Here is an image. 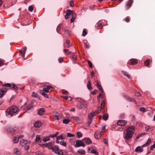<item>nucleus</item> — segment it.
I'll list each match as a JSON object with an SVG mask.
<instances>
[{
    "mask_svg": "<svg viewBox=\"0 0 155 155\" xmlns=\"http://www.w3.org/2000/svg\"><path fill=\"white\" fill-rule=\"evenodd\" d=\"M48 144V149L51 150L55 152V153L58 155H63V152L61 150H59V147L57 146L54 147L51 146L53 145L52 142L47 143Z\"/></svg>",
    "mask_w": 155,
    "mask_h": 155,
    "instance_id": "f257e3e1",
    "label": "nucleus"
},
{
    "mask_svg": "<svg viewBox=\"0 0 155 155\" xmlns=\"http://www.w3.org/2000/svg\"><path fill=\"white\" fill-rule=\"evenodd\" d=\"M126 134L125 138L127 140H130L135 132V128L134 126L129 127L126 130Z\"/></svg>",
    "mask_w": 155,
    "mask_h": 155,
    "instance_id": "f03ea898",
    "label": "nucleus"
},
{
    "mask_svg": "<svg viewBox=\"0 0 155 155\" xmlns=\"http://www.w3.org/2000/svg\"><path fill=\"white\" fill-rule=\"evenodd\" d=\"M18 111V108L15 106H12L8 108L7 110V113L6 116L8 117H10L9 116H12L13 115H15Z\"/></svg>",
    "mask_w": 155,
    "mask_h": 155,
    "instance_id": "7ed1b4c3",
    "label": "nucleus"
},
{
    "mask_svg": "<svg viewBox=\"0 0 155 155\" xmlns=\"http://www.w3.org/2000/svg\"><path fill=\"white\" fill-rule=\"evenodd\" d=\"M76 144L74 145V147L76 148L80 146L84 147L86 145L84 142L80 140H77L76 142Z\"/></svg>",
    "mask_w": 155,
    "mask_h": 155,
    "instance_id": "20e7f679",
    "label": "nucleus"
},
{
    "mask_svg": "<svg viewBox=\"0 0 155 155\" xmlns=\"http://www.w3.org/2000/svg\"><path fill=\"white\" fill-rule=\"evenodd\" d=\"M123 96L125 98L130 102H134L135 104H137L136 101L134 100L133 98L130 97L126 94H124Z\"/></svg>",
    "mask_w": 155,
    "mask_h": 155,
    "instance_id": "39448f33",
    "label": "nucleus"
},
{
    "mask_svg": "<svg viewBox=\"0 0 155 155\" xmlns=\"http://www.w3.org/2000/svg\"><path fill=\"white\" fill-rule=\"evenodd\" d=\"M73 12L70 10H67L66 11V15H65V18L66 19H67L69 18V15L73 14Z\"/></svg>",
    "mask_w": 155,
    "mask_h": 155,
    "instance_id": "423d86ee",
    "label": "nucleus"
},
{
    "mask_svg": "<svg viewBox=\"0 0 155 155\" xmlns=\"http://www.w3.org/2000/svg\"><path fill=\"white\" fill-rule=\"evenodd\" d=\"M83 140L87 145H89L92 143V141L89 138H85L83 139Z\"/></svg>",
    "mask_w": 155,
    "mask_h": 155,
    "instance_id": "0eeeda50",
    "label": "nucleus"
},
{
    "mask_svg": "<svg viewBox=\"0 0 155 155\" xmlns=\"http://www.w3.org/2000/svg\"><path fill=\"white\" fill-rule=\"evenodd\" d=\"M127 122L124 120H119L117 122V125L121 126H125Z\"/></svg>",
    "mask_w": 155,
    "mask_h": 155,
    "instance_id": "6e6552de",
    "label": "nucleus"
},
{
    "mask_svg": "<svg viewBox=\"0 0 155 155\" xmlns=\"http://www.w3.org/2000/svg\"><path fill=\"white\" fill-rule=\"evenodd\" d=\"M86 104L83 101L80 102L78 105V107L80 109L84 108L86 107Z\"/></svg>",
    "mask_w": 155,
    "mask_h": 155,
    "instance_id": "1a4fd4ad",
    "label": "nucleus"
},
{
    "mask_svg": "<svg viewBox=\"0 0 155 155\" xmlns=\"http://www.w3.org/2000/svg\"><path fill=\"white\" fill-rule=\"evenodd\" d=\"M133 2L132 0H129L127 2L126 5V8L127 9H128L130 8Z\"/></svg>",
    "mask_w": 155,
    "mask_h": 155,
    "instance_id": "9d476101",
    "label": "nucleus"
},
{
    "mask_svg": "<svg viewBox=\"0 0 155 155\" xmlns=\"http://www.w3.org/2000/svg\"><path fill=\"white\" fill-rule=\"evenodd\" d=\"M101 133H100L98 131H97L94 134V137L96 139H98L101 137Z\"/></svg>",
    "mask_w": 155,
    "mask_h": 155,
    "instance_id": "9b49d317",
    "label": "nucleus"
},
{
    "mask_svg": "<svg viewBox=\"0 0 155 155\" xmlns=\"http://www.w3.org/2000/svg\"><path fill=\"white\" fill-rule=\"evenodd\" d=\"M28 141L27 140H25L24 139L21 140L20 141V143L21 145L23 146H25L28 143Z\"/></svg>",
    "mask_w": 155,
    "mask_h": 155,
    "instance_id": "f8f14e48",
    "label": "nucleus"
},
{
    "mask_svg": "<svg viewBox=\"0 0 155 155\" xmlns=\"http://www.w3.org/2000/svg\"><path fill=\"white\" fill-rule=\"evenodd\" d=\"M26 51V48L23 47L20 50V52L21 54V55L23 57L25 56V54Z\"/></svg>",
    "mask_w": 155,
    "mask_h": 155,
    "instance_id": "ddd939ff",
    "label": "nucleus"
},
{
    "mask_svg": "<svg viewBox=\"0 0 155 155\" xmlns=\"http://www.w3.org/2000/svg\"><path fill=\"white\" fill-rule=\"evenodd\" d=\"M42 124L41 122L40 121H37L34 124V126L36 127L39 128Z\"/></svg>",
    "mask_w": 155,
    "mask_h": 155,
    "instance_id": "4468645a",
    "label": "nucleus"
},
{
    "mask_svg": "<svg viewBox=\"0 0 155 155\" xmlns=\"http://www.w3.org/2000/svg\"><path fill=\"white\" fill-rule=\"evenodd\" d=\"M45 110L43 108H41L38 111V114L40 115H43L45 114Z\"/></svg>",
    "mask_w": 155,
    "mask_h": 155,
    "instance_id": "2eb2a0df",
    "label": "nucleus"
},
{
    "mask_svg": "<svg viewBox=\"0 0 155 155\" xmlns=\"http://www.w3.org/2000/svg\"><path fill=\"white\" fill-rule=\"evenodd\" d=\"M5 90L6 89L4 88L0 90V97H3L4 93L5 92H6Z\"/></svg>",
    "mask_w": 155,
    "mask_h": 155,
    "instance_id": "dca6fc26",
    "label": "nucleus"
},
{
    "mask_svg": "<svg viewBox=\"0 0 155 155\" xmlns=\"http://www.w3.org/2000/svg\"><path fill=\"white\" fill-rule=\"evenodd\" d=\"M137 60L135 59H132L130 60V63L131 65H134L137 64Z\"/></svg>",
    "mask_w": 155,
    "mask_h": 155,
    "instance_id": "f3484780",
    "label": "nucleus"
},
{
    "mask_svg": "<svg viewBox=\"0 0 155 155\" xmlns=\"http://www.w3.org/2000/svg\"><path fill=\"white\" fill-rule=\"evenodd\" d=\"M64 138L63 137V136L62 135H61L59 136L58 137H57L56 140V142L57 143H59V140H64Z\"/></svg>",
    "mask_w": 155,
    "mask_h": 155,
    "instance_id": "a211bd4d",
    "label": "nucleus"
},
{
    "mask_svg": "<svg viewBox=\"0 0 155 155\" xmlns=\"http://www.w3.org/2000/svg\"><path fill=\"white\" fill-rule=\"evenodd\" d=\"M96 27L98 29L102 28V25L101 23L99 21L96 25Z\"/></svg>",
    "mask_w": 155,
    "mask_h": 155,
    "instance_id": "6ab92c4d",
    "label": "nucleus"
},
{
    "mask_svg": "<svg viewBox=\"0 0 155 155\" xmlns=\"http://www.w3.org/2000/svg\"><path fill=\"white\" fill-rule=\"evenodd\" d=\"M13 153L17 155H19L20 154V151L17 148H15L13 150Z\"/></svg>",
    "mask_w": 155,
    "mask_h": 155,
    "instance_id": "aec40b11",
    "label": "nucleus"
},
{
    "mask_svg": "<svg viewBox=\"0 0 155 155\" xmlns=\"http://www.w3.org/2000/svg\"><path fill=\"white\" fill-rule=\"evenodd\" d=\"M95 115V112H92L88 114V118L90 119H92V117Z\"/></svg>",
    "mask_w": 155,
    "mask_h": 155,
    "instance_id": "412c9836",
    "label": "nucleus"
},
{
    "mask_svg": "<svg viewBox=\"0 0 155 155\" xmlns=\"http://www.w3.org/2000/svg\"><path fill=\"white\" fill-rule=\"evenodd\" d=\"M143 151V149H141L140 146L137 147L135 149V151L137 152H142Z\"/></svg>",
    "mask_w": 155,
    "mask_h": 155,
    "instance_id": "4be33fe9",
    "label": "nucleus"
},
{
    "mask_svg": "<svg viewBox=\"0 0 155 155\" xmlns=\"http://www.w3.org/2000/svg\"><path fill=\"white\" fill-rule=\"evenodd\" d=\"M17 130V128L16 127H9L8 129V130L10 132H14Z\"/></svg>",
    "mask_w": 155,
    "mask_h": 155,
    "instance_id": "5701e85b",
    "label": "nucleus"
},
{
    "mask_svg": "<svg viewBox=\"0 0 155 155\" xmlns=\"http://www.w3.org/2000/svg\"><path fill=\"white\" fill-rule=\"evenodd\" d=\"M151 141V139H148L147 142L145 144L143 145L142 147H144L147 146L150 143Z\"/></svg>",
    "mask_w": 155,
    "mask_h": 155,
    "instance_id": "b1692460",
    "label": "nucleus"
},
{
    "mask_svg": "<svg viewBox=\"0 0 155 155\" xmlns=\"http://www.w3.org/2000/svg\"><path fill=\"white\" fill-rule=\"evenodd\" d=\"M77 152L78 153L81 154L82 155L85 154V151L82 150H78Z\"/></svg>",
    "mask_w": 155,
    "mask_h": 155,
    "instance_id": "393cba45",
    "label": "nucleus"
},
{
    "mask_svg": "<svg viewBox=\"0 0 155 155\" xmlns=\"http://www.w3.org/2000/svg\"><path fill=\"white\" fill-rule=\"evenodd\" d=\"M87 88L89 90H91L92 87L91 86V82L90 81H89L87 83Z\"/></svg>",
    "mask_w": 155,
    "mask_h": 155,
    "instance_id": "a878e982",
    "label": "nucleus"
},
{
    "mask_svg": "<svg viewBox=\"0 0 155 155\" xmlns=\"http://www.w3.org/2000/svg\"><path fill=\"white\" fill-rule=\"evenodd\" d=\"M153 128L152 127H150L149 126H147L145 127V130L146 131H151L153 130Z\"/></svg>",
    "mask_w": 155,
    "mask_h": 155,
    "instance_id": "bb28decb",
    "label": "nucleus"
},
{
    "mask_svg": "<svg viewBox=\"0 0 155 155\" xmlns=\"http://www.w3.org/2000/svg\"><path fill=\"white\" fill-rule=\"evenodd\" d=\"M40 93L43 96L45 97L46 98H48V96L47 94L45 93L43 91L41 90L40 91Z\"/></svg>",
    "mask_w": 155,
    "mask_h": 155,
    "instance_id": "cd10ccee",
    "label": "nucleus"
},
{
    "mask_svg": "<svg viewBox=\"0 0 155 155\" xmlns=\"http://www.w3.org/2000/svg\"><path fill=\"white\" fill-rule=\"evenodd\" d=\"M108 117V115L107 113L104 114L103 115V118L105 120H107Z\"/></svg>",
    "mask_w": 155,
    "mask_h": 155,
    "instance_id": "c85d7f7f",
    "label": "nucleus"
},
{
    "mask_svg": "<svg viewBox=\"0 0 155 155\" xmlns=\"http://www.w3.org/2000/svg\"><path fill=\"white\" fill-rule=\"evenodd\" d=\"M96 86L100 91H102L103 90L101 85L98 82L97 83Z\"/></svg>",
    "mask_w": 155,
    "mask_h": 155,
    "instance_id": "c756f323",
    "label": "nucleus"
},
{
    "mask_svg": "<svg viewBox=\"0 0 155 155\" xmlns=\"http://www.w3.org/2000/svg\"><path fill=\"white\" fill-rule=\"evenodd\" d=\"M150 62V61L149 60H147L144 63L145 65L146 66H148L149 65Z\"/></svg>",
    "mask_w": 155,
    "mask_h": 155,
    "instance_id": "7c9ffc66",
    "label": "nucleus"
},
{
    "mask_svg": "<svg viewBox=\"0 0 155 155\" xmlns=\"http://www.w3.org/2000/svg\"><path fill=\"white\" fill-rule=\"evenodd\" d=\"M70 122V120L69 119H65L63 120V123L64 124H68Z\"/></svg>",
    "mask_w": 155,
    "mask_h": 155,
    "instance_id": "2f4dec72",
    "label": "nucleus"
},
{
    "mask_svg": "<svg viewBox=\"0 0 155 155\" xmlns=\"http://www.w3.org/2000/svg\"><path fill=\"white\" fill-rule=\"evenodd\" d=\"M122 72L124 75L126 76L127 78H130V75L128 74L126 72L122 71Z\"/></svg>",
    "mask_w": 155,
    "mask_h": 155,
    "instance_id": "473e14b6",
    "label": "nucleus"
},
{
    "mask_svg": "<svg viewBox=\"0 0 155 155\" xmlns=\"http://www.w3.org/2000/svg\"><path fill=\"white\" fill-rule=\"evenodd\" d=\"M62 25L60 24L59 25H58L57 28V32L59 33V31H60V29L62 27Z\"/></svg>",
    "mask_w": 155,
    "mask_h": 155,
    "instance_id": "72a5a7b5",
    "label": "nucleus"
},
{
    "mask_svg": "<svg viewBox=\"0 0 155 155\" xmlns=\"http://www.w3.org/2000/svg\"><path fill=\"white\" fill-rule=\"evenodd\" d=\"M50 137L49 136H47L46 137L44 138L43 139V141L44 142H46L50 140Z\"/></svg>",
    "mask_w": 155,
    "mask_h": 155,
    "instance_id": "f704fd0d",
    "label": "nucleus"
},
{
    "mask_svg": "<svg viewBox=\"0 0 155 155\" xmlns=\"http://www.w3.org/2000/svg\"><path fill=\"white\" fill-rule=\"evenodd\" d=\"M59 143L62 146H63L64 147H66L67 146V143L66 142L64 141H61L59 142Z\"/></svg>",
    "mask_w": 155,
    "mask_h": 155,
    "instance_id": "c9c22d12",
    "label": "nucleus"
},
{
    "mask_svg": "<svg viewBox=\"0 0 155 155\" xmlns=\"http://www.w3.org/2000/svg\"><path fill=\"white\" fill-rule=\"evenodd\" d=\"M102 94H103V90L102 91H101V92L100 93L99 96L97 97V99L98 100L99 102H100V100H99V97H100L101 98H102L103 97Z\"/></svg>",
    "mask_w": 155,
    "mask_h": 155,
    "instance_id": "e433bc0d",
    "label": "nucleus"
},
{
    "mask_svg": "<svg viewBox=\"0 0 155 155\" xmlns=\"http://www.w3.org/2000/svg\"><path fill=\"white\" fill-rule=\"evenodd\" d=\"M33 106L32 104H30L26 107V109L27 110H30L31 109Z\"/></svg>",
    "mask_w": 155,
    "mask_h": 155,
    "instance_id": "4c0bfd02",
    "label": "nucleus"
},
{
    "mask_svg": "<svg viewBox=\"0 0 155 155\" xmlns=\"http://www.w3.org/2000/svg\"><path fill=\"white\" fill-rule=\"evenodd\" d=\"M19 141V138L17 137H14L13 140V142L14 143H18Z\"/></svg>",
    "mask_w": 155,
    "mask_h": 155,
    "instance_id": "58836bf2",
    "label": "nucleus"
},
{
    "mask_svg": "<svg viewBox=\"0 0 155 155\" xmlns=\"http://www.w3.org/2000/svg\"><path fill=\"white\" fill-rule=\"evenodd\" d=\"M91 152L92 153H94L95 155H98V153L95 150H91Z\"/></svg>",
    "mask_w": 155,
    "mask_h": 155,
    "instance_id": "ea45409f",
    "label": "nucleus"
},
{
    "mask_svg": "<svg viewBox=\"0 0 155 155\" xmlns=\"http://www.w3.org/2000/svg\"><path fill=\"white\" fill-rule=\"evenodd\" d=\"M64 51L67 55H69L71 53V52L69 51L68 50L66 49H64Z\"/></svg>",
    "mask_w": 155,
    "mask_h": 155,
    "instance_id": "a19ab883",
    "label": "nucleus"
},
{
    "mask_svg": "<svg viewBox=\"0 0 155 155\" xmlns=\"http://www.w3.org/2000/svg\"><path fill=\"white\" fill-rule=\"evenodd\" d=\"M3 85L5 87H9L11 88H12V85L10 84L9 83L5 84H4Z\"/></svg>",
    "mask_w": 155,
    "mask_h": 155,
    "instance_id": "79ce46f5",
    "label": "nucleus"
},
{
    "mask_svg": "<svg viewBox=\"0 0 155 155\" xmlns=\"http://www.w3.org/2000/svg\"><path fill=\"white\" fill-rule=\"evenodd\" d=\"M12 88L15 91H17L18 90V88L16 86L15 84H12Z\"/></svg>",
    "mask_w": 155,
    "mask_h": 155,
    "instance_id": "37998d69",
    "label": "nucleus"
},
{
    "mask_svg": "<svg viewBox=\"0 0 155 155\" xmlns=\"http://www.w3.org/2000/svg\"><path fill=\"white\" fill-rule=\"evenodd\" d=\"M71 46V44H64V48H69Z\"/></svg>",
    "mask_w": 155,
    "mask_h": 155,
    "instance_id": "c03bdc74",
    "label": "nucleus"
},
{
    "mask_svg": "<svg viewBox=\"0 0 155 155\" xmlns=\"http://www.w3.org/2000/svg\"><path fill=\"white\" fill-rule=\"evenodd\" d=\"M53 118L54 120H58L59 119V117L58 115H55L53 116Z\"/></svg>",
    "mask_w": 155,
    "mask_h": 155,
    "instance_id": "a18cd8bd",
    "label": "nucleus"
},
{
    "mask_svg": "<svg viewBox=\"0 0 155 155\" xmlns=\"http://www.w3.org/2000/svg\"><path fill=\"white\" fill-rule=\"evenodd\" d=\"M139 110L140 111L143 112H145L146 111L145 110V108L143 107H140L139 109Z\"/></svg>",
    "mask_w": 155,
    "mask_h": 155,
    "instance_id": "49530a36",
    "label": "nucleus"
},
{
    "mask_svg": "<svg viewBox=\"0 0 155 155\" xmlns=\"http://www.w3.org/2000/svg\"><path fill=\"white\" fill-rule=\"evenodd\" d=\"M87 34V32L85 29H84L82 35L83 36H85Z\"/></svg>",
    "mask_w": 155,
    "mask_h": 155,
    "instance_id": "de8ad7c7",
    "label": "nucleus"
},
{
    "mask_svg": "<svg viewBox=\"0 0 155 155\" xmlns=\"http://www.w3.org/2000/svg\"><path fill=\"white\" fill-rule=\"evenodd\" d=\"M67 137H73L74 136V134H72L70 133H68L67 134Z\"/></svg>",
    "mask_w": 155,
    "mask_h": 155,
    "instance_id": "09e8293b",
    "label": "nucleus"
},
{
    "mask_svg": "<svg viewBox=\"0 0 155 155\" xmlns=\"http://www.w3.org/2000/svg\"><path fill=\"white\" fill-rule=\"evenodd\" d=\"M155 148V143H154L153 145H151L150 147V150H152L154 148Z\"/></svg>",
    "mask_w": 155,
    "mask_h": 155,
    "instance_id": "8fccbe9b",
    "label": "nucleus"
},
{
    "mask_svg": "<svg viewBox=\"0 0 155 155\" xmlns=\"http://www.w3.org/2000/svg\"><path fill=\"white\" fill-rule=\"evenodd\" d=\"M71 118H72L73 120L76 121H78L79 120V118L77 117L74 116L71 117Z\"/></svg>",
    "mask_w": 155,
    "mask_h": 155,
    "instance_id": "3c124183",
    "label": "nucleus"
},
{
    "mask_svg": "<svg viewBox=\"0 0 155 155\" xmlns=\"http://www.w3.org/2000/svg\"><path fill=\"white\" fill-rule=\"evenodd\" d=\"M28 10L30 12H32L33 10V7L32 6L30 5L28 7Z\"/></svg>",
    "mask_w": 155,
    "mask_h": 155,
    "instance_id": "603ef678",
    "label": "nucleus"
},
{
    "mask_svg": "<svg viewBox=\"0 0 155 155\" xmlns=\"http://www.w3.org/2000/svg\"><path fill=\"white\" fill-rule=\"evenodd\" d=\"M77 134L78 138L81 137L82 136V134L80 132H78L77 133Z\"/></svg>",
    "mask_w": 155,
    "mask_h": 155,
    "instance_id": "864d4df0",
    "label": "nucleus"
},
{
    "mask_svg": "<svg viewBox=\"0 0 155 155\" xmlns=\"http://www.w3.org/2000/svg\"><path fill=\"white\" fill-rule=\"evenodd\" d=\"M40 139V136L39 135H37L36 136L35 141H38Z\"/></svg>",
    "mask_w": 155,
    "mask_h": 155,
    "instance_id": "5fc2aeb1",
    "label": "nucleus"
},
{
    "mask_svg": "<svg viewBox=\"0 0 155 155\" xmlns=\"http://www.w3.org/2000/svg\"><path fill=\"white\" fill-rule=\"evenodd\" d=\"M75 140L73 139H71L69 140V142L71 143L72 144L74 143Z\"/></svg>",
    "mask_w": 155,
    "mask_h": 155,
    "instance_id": "6e6d98bb",
    "label": "nucleus"
},
{
    "mask_svg": "<svg viewBox=\"0 0 155 155\" xmlns=\"http://www.w3.org/2000/svg\"><path fill=\"white\" fill-rule=\"evenodd\" d=\"M87 62L89 65V67L91 68H92L93 67V66H92V64L91 62L89 60H88Z\"/></svg>",
    "mask_w": 155,
    "mask_h": 155,
    "instance_id": "4d7b16f0",
    "label": "nucleus"
},
{
    "mask_svg": "<svg viewBox=\"0 0 155 155\" xmlns=\"http://www.w3.org/2000/svg\"><path fill=\"white\" fill-rule=\"evenodd\" d=\"M124 21H125L128 22H129V21L130 20V17H127L125 18H124Z\"/></svg>",
    "mask_w": 155,
    "mask_h": 155,
    "instance_id": "13d9d810",
    "label": "nucleus"
},
{
    "mask_svg": "<svg viewBox=\"0 0 155 155\" xmlns=\"http://www.w3.org/2000/svg\"><path fill=\"white\" fill-rule=\"evenodd\" d=\"M92 120V119L88 118V125L89 126H90V125L91 124Z\"/></svg>",
    "mask_w": 155,
    "mask_h": 155,
    "instance_id": "bf43d9fd",
    "label": "nucleus"
},
{
    "mask_svg": "<svg viewBox=\"0 0 155 155\" xmlns=\"http://www.w3.org/2000/svg\"><path fill=\"white\" fill-rule=\"evenodd\" d=\"M102 109V107H99L98 108V109L97 110V112L98 113H100L101 112V110Z\"/></svg>",
    "mask_w": 155,
    "mask_h": 155,
    "instance_id": "052dcab7",
    "label": "nucleus"
},
{
    "mask_svg": "<svg viewBox=\"0 0 155 155\" xmlns=\"http://www.w3.org/2000/svg\"><path fill=\"white\" fill-rule=\"evenodd\" d=\"M84 44L86 48L88 49L89 48V45L87 43H84Z\"/></svg>",
    "mask_w": 155,
    "mask_h": 155,
    "instance_id": "680f3d73",
    "label": "nucleus"
},
{
    "mask_svg": "<svg viewBox=\"0 0 155 155\" xmlns=\"http://www.w3.org/2000/svg\"><path fill=\"white\" fill-rule=\"evenodd\" d=\"M144 134H143V133H141L140 134H139L136 137V139H139L140 137L142 135H143Z\"/></svg>",
    "mask_w": 155,
    "mask_h": 155,
    "instance_id": "e2e57ef3",
    "label": "nucleus"
},
{
    "mask_svg": "<svg viewBox=\"0 0 155 155\" xmlns=\"http://www.w3.org/2000/svg\"><path fill=\"white\" fill-rule=\"evenodd\" d=\"M43 91H45L46 93H48L49 92V90L47 88H43Z\"/></svg>",
    "mask_w": 155,
    "mask_h": 155,
    "instance_id": "0e129e2a",
    "label": "nucleus"
},
{
    "mask_svg": "<svg viewBox=\"0 0 155 155\" xmlns=\"http://www.w3.org/2000/svg\"><path fill=\"white\" fill-rule=\"evenodd\" d=\"M61 97L64 99H65V100H67L68 98V96H61Z\"/></svg>",
    "mask_w": 155,
    "mask_h": 155,
    "instance_id": "69168bd1",
    "label": "nucleus"
},
{
    "mask_svg": "<svg viewBox=\"0 0 155 155\" xmlns=\"http://www.w3.org/2000/svg\"><path fill=\"white\" fill-rule=\"evenodd\" d=\"M32 96L36 97H38V95L35 92H33L32 94Z\"/></svg>",
    "mask_w": 155,
    "mask_h": 155,
    "instance_id": "338daca9",
    "label": "nucleus"
},
{
    "mask_svg": "<svg viewBox=\"0 0 155 155\" xmlns=\"http://www.w3.org/2000/svg\"><path fill=\"white\" fill-rule=\"evenodd\" d=\"M74 5V2L73 1H71L70 2V6H73Z\"/></svg>",
    "mask_w": 155,
    "mask_h": 155,
    "instance_id": "774afa93",
    "label": "nucleus"
}]
</instances>
